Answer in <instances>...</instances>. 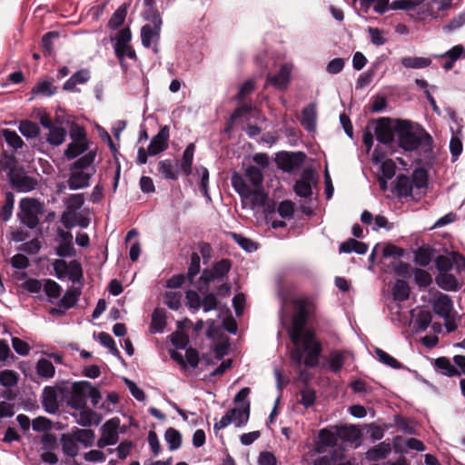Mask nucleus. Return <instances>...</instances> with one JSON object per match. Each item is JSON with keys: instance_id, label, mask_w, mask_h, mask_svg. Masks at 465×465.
I'll return each instance as SVG.
<instances>
[{"instance_id": "obj_1", "label": "nucleus", "mask_w": 465, "mask_h": 465, "mask_svg": "<svg viewBox=\"0 0 465 465\" xmlns=\"http://www.w3.org/2000/svg\"><path fill=\"white\" fill-rule=\"evenodd\" d=\"M295 312L292 316L289 335L294 344L292 359L297 364L309 367L318 365L322 345L314 338L312 331L306 330L307 321L315 312V302L310 297H299L292 301Z\"/></svg>"}, {"instance_id": "obj_2", "label": "nucleus", "mask_w": 465, "mask_h": 465, "mask_svg": "<svg viewBox=\"0 0 465 465\" xmlns=\"http://www.w3.org/2000/svg\"><path fill=\"white\" fill-rule=\"evenodd\" d=\"M435 265L439 271L435 281L437 285L445 291L455 292L461 288L460 281L451 273H460L465 270V257L458 252H451L450 255H440L435 261Z\"/></svg>"}, {"instance_id": "obj_3", "label": "nucleus", "mask_w": 465, "mask_h": 465, "mask_svg": "<svg viewBox=\"0 0 465 465\" xmlns=\"http://www.w3.org/2000/svg\"><path fill=\"white\" fill-rule=\"evenodd\" d=\"M94 159L95 153L89 152L73 163L67 180L70 190L84 189L90 185V180L95 173V168L93 166Z\"/></svg>"}, {"instance_id": "obj_4", "label": "nucleus", "mask_w": 465, "mask_h": 465, "mask_svg": "<svg viewBox=\"0 0 465 465\" xmlns=\"http://www.w3.org/2000/svg\"><path fill=\"white\" fill-rule=\"evenodd\" d=\"M14 161L9 158L5 162L1 161V169L8 176L13 188L21 193H27L34 190L37 185V180L28 176L25 172L13 168Z\"/></svg>"}, {"instance_id": "obj_5", "label": "nucleus", "mask_w": 465, "mask_h": 465, "mask_svg": "<svg viewBox=\"0 0 465 465\" xmlns=\"http://www.w3.org/2000/svg\"><path fill=\"white\" fill-rule=\"evenodd\" d=\"M132 39L131 30L126 27L120 30L114 40L113 47L116 57L118 58L122 68L125 71L127 66L124 59L129 58L136 60V54L134 48L130 45Z\"/></svg>"}, {"instance_id": "obj_6", "label": "nucleus", "mask_w": 465, "mask_h": 465, "mask_svg": "<svg viewBox=\"0 0 465 465\" xmlns=\"http://www.w3.org/2000/svg\"><path fill=\"white\" fill-rule=\"evenodd\" d=\"M65 391H70L67 404L73 409H81L85 406L88 395L95 394V388L89 381H82L65 387Z\"/></svg>"}, {"instance_id": "obj_7", "label": "nucleus", "mask_w": 465, "mask_h": 465, "mask_svg": "<svg viewBox=\"0 0 465 465\" xmlns=\"http://www.w3.org/2000/svg\"><path fill=\"white\" fill-rule=\"evenodd\" d=\"M396 135L399 146L405 151H414L420 144V139L412 131L411 123L408 120L396 121Z\"/></svg>"}, {"instance_id": "obj_8", "label": "nucleus", "mask_w": 465, "mask_h": 465, "mask_svg": "<svg viewBox=\"0 0 465 465\" xmlns=\"http://www.w3.org/2000/svg\"><path fill=\"white\" fill-rule=\"evenodd\" d=\"M52 264L55 276L60 280H69L73 282H77L83 278L82 266L75 260L67 262L64 260L57 259Z\"/></svg>"}, {"instance_id": "obj_9", "label": "nucleus", "mask_w": 465, "mask_h": 465, "mask_svg": "<svg viewBox=\"0 0 465 465\" xmlns=\"http://www.w3.org/2000/svg\"><path fill=\"white\" fill-rule=\"evenodd\" d=\"M19 208L21 222L31 229L35 228L39 223L38 215L42 212L40 203L32 198H24L20 201Z\"/></svg>"}, {"instance_id": "obj_10", "label": "nucleus", "mask_w": 465, "mask_h": 465, "mask_svg": "<svg viewBox=\"0 0 465 465\" xmlns=\"http://www.w3.org/2000/svg\"><path fill=\"white\" fill-rule=\"evenodd\" d=\"M231 269V262L227 259L217 262L211 269L203 271L200 276V284L207 286L214 282H223Z\"/></svg>"}, {"instance_id": "obj_11", "label": "nucleus", "mask_w": 465, "mask_h": 465, "mask_svg": "<svg viewBox=\"0 0 465 465\" xmlns=\"http://www.w3.org/2000/svg\"><path fill=\"white\" fill-rule=\"evenodd\" d=\"M374 134L378 142L391 145L396 135V122L393 123L390 118H381L376 123Z\"/></svg>"}, {"instance_id": "obj_12", "label": "nucleus", "mask_w": 465, "mask_h": 465, "mask_svg": "<svg viewBox=\"0 0 465 465\" xmlns=\"http://www.w3.org/2000/svg\"><path fill=\"white\" fill-rule=\"evenodd\" d=\"M119 419L108 420L101 428V437L97 440V446L103 449L106 446L114 445L118 440Z\"/></svg>"}, {"instance_id": "obj_13", "label": "nucleus", "mask_w": 465, "mask_h": 465, "mask_svg": "<svg viewBox=\"0 0 465 465\" xmlns=\"http://www.w3.org/2000/svg\"><path fill=\"white\" fill-rule=\"evenodd\" d=\"M63 391H65V387H45L42 393V404L46 412L54 414L59 411V397Z\"/></svg>"}, {"instance_id": "obj_14", "label": "nucleus", "mask_w": 465, "mask_h": 465, "mask_svg": "<svg viewBox=\"0 0 465 465\" xmlns=\"http://www.w3.org/2000/svg\"><path fill=\"white\" fill-rule=\"evenodd\" d=\"M71 138L72 142L64 150V156L69 160L74 159L88 150V143L83 129H78L77 132L72 133Z\"/></svg>"}, {"instance_id": "obj_15", "label": "nucleus", "mask_w": 465, "mask_h": 465, "mask_svg": "<svg viewBox=\"0 0 465 465\" xmlns=\"http://www.w3.org/2000/svg\"><path fill=\"white\" fill-rule=\"evenodd\" d=\"M364 4H374L373 10L378 14H384L389 10H410L414 4L410 0H394L391 4L389 0H362Z\"/></svg>"}, {"instance_id": "obj_16", "label": "nucleus", "mask_w": 465, "mask_h": 465, "mask_svg": "<svg viewBox=\"0 0 465 465\" xmlns=\"http://www.w3.org/2000/svg\"><path fill=\"white\" fill-rule=\"evenodd\" d=\"M162 25H144L141 28V41L142 45L145 48H152L153 51L157 54L158 44L160 41Z\"/></svg>"}, {"instance_id": "obj_17", "label": "nucleus", "mask_w": 465, "mask_h": 465, "mask_svg": "<svg viewBox=\"0 0 465 465\" xmlns=\"http://www.w3.org/2000/svg\"><path fill=\"white\" fill-rule=\"evenodd\" d=\"M292 69L291 64H282L277 73L267 75V84L279 90L286 89L290 83Z\"/></svg>"}, {"instance_id": "obj_18", "label": "nucleus", "mask_w": 465, "mask_h": 465, "mask_svg": "<svg viewBox=\"0 0 465 465\" xmlns=\"http://www.w3.org/2000/svg\"><path fill=\"white\" fill-rule=\"evenodd\" d=\"M432 308L437 315L448 319L453 310V302L449 295L438 292L433 297Z\"/></svg>"}, {"instance_id": "obj_19", "label": "nucleus", "mask_w": 465, "mask_h": 465, "mask_svg": "<svg viewBox=\"0 0 465 465\" xmlns=\"http://www.w3.org/2000/svg\"><path fill=\"white\" fill-rule=\"evenodd\" d=\"M169 140V128L163 126L160 129L156 135H154L148 146V154L155 156L168 148Z\"/></svg>"}, {"instance_id": "obj_20", "label": "nucleus", "mask_w": 465, "mask_h": 465, "mask_svg": "<svg viewBox=\"0 0 465 465\" xmlns=\"http://www.w3.org/2000/svg\"><path fill=\"white\" fill-rule=\"evenodd\" d=\"M338 439L337 426L321 430L319 432L318 442L315 445V450L318 453H323L324 447H334Z\"/></svg>"}, {"instance_id": "obj_21", "label": "nucleus", "mask_w": 465, "mask_h": 465, "mask_svg": "<svg viewBox=\"0 0 465 465\" xmlns=\"http://www.w3.org/2000/svg\"><path fill=\"white\" fill-rule=\"evenodd\" d=\"M303 157L304 154L302 153L281 152L276 155V162L281 169L289 172L292 171Z\"/></svg>"}, {"instance_id": "obj_22", "label": "nucleus", "mask_w": 465, "mask_h": 465, "mask_svg": "<svg viewBox=\"0 0 465 465\" xmlns=\"http://www.w3.org/2000/svg\"><path fill=\"white\" fill-rule=\"evenodd\" d=\"M338 437L341 440L358 445L361 440V430L356 425L337 426Z\"/></svg>"}, {"instance_id": "obj_23", "label": "nucleus", "mask_w": 465, "mask_h": 465, "mask_svg": "<svg viewBox=\"0 0 465 465\" xmlns=\"http://www.w3.org/2000/svg\"><path fill=\"white\" fill-rule=\"evenodd\" d=\"M232 424L236 428L245 426L250 418V402L238 405L229 410Z\"/></svg>"}, {"instance_id": "obj_24", "label": "nucleus", "mask_w": 465, "mask_h": 465, "mask_svg": "<svg viewBox=\"0 0 465 465\" xmlns=\"http://www.w3.org/2000/svg\"><path fill=\"white\" fill-rule=\"evenodd\" d=\"M352 359V354L346 351H332L329 354V369L338 373L341 368Z\"/></svg>"}, {"instance_id": "obj_25", "label": "nucleus", "mask_w": 465, "mask_h": 465, "mask_svg": "<svg viewBox=\"0 0 465 465\" xmlns=\"http://www.w3.org/2000/svg\"><path fill=\"white\" fill-rule=\"evenodd\" d=\"M77 411L75 413H74V417L75 419V421L83 426V427H88L93 424L98 425L100 423V417L96 412L92 411L91 409L86 408L85 406L82 407L81 409H74Z\"/></svg>"}, {"instance_id": "obj_26", "label": "nucleus", "mask_w": 465, "mask_h": 465, "mask_svg": "<svg viewBox=\"0 0 465 465\" xmlns=\"http://www.w3.org/2000/svg\"><path fill=\"white\" fill-rule=\"evenodd\" d=\"M158 173L167 180H177L179 177V166L176 161L171 159L158 162Z\"/></svg>"}, {"instance_id": "obj_27", "label": "nucleus", "mask_w": 465, "mask_h": 465, "mask_svg": "<svg viewBox=\"0 0 465 465\" xmlns=\"http://www.w3.org/2000/svg\"><path fill=\"white\" fill-rule=\"evenodd\" d=\"M436 57L445 58L446 61L443 63L442 67L445 71H450L453 68L456 61L461 57H465V48L460 45H457Z\"/></svg>"}, {"instance_id": "obj_28", "label": "nucleus", "mask_w": 465, "mask_h": 465, "mask_svg": "<svg viewBox=\"0 0 465 465\" xmlns=\"http://www.w3.org/2000/svg\"><path fill=\"white\" fill-rule=\"evenodd\" d=\"M317 110L314 104H311L304 107L302 111L301 124L309 132H312L316 128Z\"/></svg>"}, {"instance_id": "obj_29", "label": "nucleus", "mask_w": 465, "mask_h": 465, "mask_svg": "<svg viewBox=\"0 0 465 465\" xmlns=\"http://www.w3.org/2000/svg\"><path fill=\"white\" fill-rule=\"evenodd\" d=\"M312 177L311 173H303L301 179L295 183L294 191L297 195L303 198H310L312 194Z\"/></svg>"}, {"instance_id": "obj_30", "label": "nucleus", "mask_w": 465, "mask_h": 465, "mask_svg": "<svg viewBox=\"0 0 465 465\" xmlns=\"http://www.w3.org/2000/svg\"><path fill=\"white\" fill-rule=\"evenodd\" d=\"M391 451V444L383 441L368 450L366 452V459L371 461H378L385 459Z\"/></svg>"}, {"instance_id": "obj_31", "label": "nucleus", "mask_w": 465, "mask_h": 465, "mask_svg": "<svg viewBox=\"0 0 465 465\" xmlns=\"http://www.w3.org/2000/svg\"><path fill=\"white\" fill-rule=\"evenodd\" d=\"M90 79V72L86 69H82L74 73L64 84V89L70 92L76 90L77 84L86 83Z\"/></svg>"}, {"instance_id": "obj_32", "label": "nucleus", "mask_w": 465, "mask_h": 465, "mask_svg": "<svg viewBox=\"0 0 465 465\" xmlns=\"http://www.w3.org/2000/svg\"><path fill=\"white\" fill-rule=\"evenodd\" d=\"M166 325L165 311L161 308H156L152 313V322L150 325V332L161 333L163 331Z\"/></svg>"}, {"instance_id": "obj_33", "label": "nucleus", "mask_w": 465, "mask_h": 465, "mask_svg": "<svg viewBox=\"0 0 465 465\" xmlns=\"http://www.w3.org/2000/svg\"><path fill=\"white\" fill-rule=\"evenodd\" d=\"M339 251L344 253L356 252L358 254H365L368 251V245L355 239H348L340 244Z\"/></svg>"}, {"instance_id": "obj_34", "label": "nucleus", "mask_w": 465, "mask_h": 465, "mask_svg": "<svg viewBox=\"0 0 465 465\" xmlns=\"http://www.w3.org/2000/svg\"><path fill=\"white\" fill-rule=\"evenodd\" d=\"M232 186L242 198L247 199L251 196V188L245 182L242 175L233 173L231 178Z\"/></svg>"}, {"instance_id": "obj_35", "label": "nucleus", "mask_w": 465, "mask_h": 465, "mask_svg": "<svg viewBox=\"0 0 465 465\" xmlns=\"http://www.w3.org/2000/svg\"><path fill=\"white\" fill-rule=\"evenodd\" d=\"M61 445H62V450L64 455L69 456L71 458H74L77 456L79 448L78 444L75 441V439L72 437V435L69 434H63L61 436Z\"/></svg>"}, {"instance_id": "obj_36", "label": "nucleus", "mask_w": 465, "mask_h": 465, "mask_svg": "<svg viewBox=\"0 0 465 465\" xmlns=\"http://www.w3.org/2000/svg\"><path fill=\"white\" fill-rule=\"evenodd\" d=\"M74 439H75V441L84 447H89L93 444L94 440V433L91 430L87 429H78L75 428L72 430L70 433Z\"/></svg>"}, {"instance_id": "obj_37", "label": "nucleus", "mask_w": 465, "mask_h": 465, "mask_svg": "<svg viewBox=\"0 0 465 465\" xmlns=\"http://www.w3.org/2000/svg\"><path fill=\"white\" fill-rule=\"evenodd\" d=\"M194 151L195 145L193 143H189L183 151L181 160V170L185 175H190L192 173Z\"/></svg>"}, {"instance_id": "obj_38", "label": "nucleus", "mask_w": 465, "mask_h": 465, "mask_svg": "<svg viewBox=\"0 0 465 465\" xmlns=\"http://www.w3.org/2000/svg\"><path fill=\"white\" fill-rule=\"evenodd\" d=\"M36 373L39 377L48 380L54 376L55 369L52 361L42 358L36 363Z\"/></svg>"}, {"instance_id": "obj_39", "label": "nucleus", "mask_w": 465, "mask_h": 465, "mask_svg": "<svg viewBox=\"0 0 465 465\" xmlns=\"http://www.w3.org/2000/svg\"><path fill=\"white\" fill-rule=\"evenodd\" d=\"M413 183L411 177L406 175H399L396 181V191L401 196H411L413 191Z\"/></svg>"}, {"instance_id": "obj_40", "label": "nucleus", "mask_w": 465, "mask_h": 465, "mask_svg": "<svg viewBox=\"0 0 465 465\" xmlns=\"http://www.w3.org/2000/svg\"><path fill=\"white\" fill-rule=\"evenodd\" d=\"M401 64L405 68L420 69L430 66L431 64V60L427 57L408 56L401 58Z\"/></svg>"}, {"instance_id": "obj_41", "label": "nucleus", "mask_w": 465, "mask_h": 465, "mask_svg": "<svg viewBox=\"0 0 465 465\" xmlns=\"http://www.w3.org/2000/svg\"><path fill=\"white\" fill-rule=\"evenodd\" d=\"M65 137L66 130L64 127L55 125L49 130L46 141L53 146H59L65 141Z\"/></svg>"}, {"instance_id": "obj_42", "label": "nucleus", "mask_w": 465, "mask_h": 465, "mask_svg": "<svg viewBox=\"0 0 465 465\" xmlns=\"http://www.w3.org/2000/svg\"><path fill=\"white\" fill-rule=\"evenodd\" d=\"M43 290L50 302H53L54 300H57L61 296L62 288L53 280H45Z\"/></svg>"}, {"instance_id": "obj_43", "label": "nucleus", "mask_w": 465, "mask_h": 465, "mask_svg": "<svg viewBox=\"0 0 465 465\" xmlns=\"http://www.w3.org/2000/svg\"><path fill=\"white\" fill-rule=\"evenodd\" d=\"M393 299L399 302L408 300L410 296L409 284L403 280H397L392 288Z\"/></svg>"}, {"instance_id": "obj_44", "label": "nucleus", "mask_w": 465, "mask_h": 465, "mask_svg": "<svg viewBox=\"0 0 465 465\" xmlns=\"http://www.w3.org/2000/svg\"><path fill=\"white\" fill-rule=\"evenodd\" d=\"M164 439L170 450H175L182 445V435L177 430L173 428H169L166 430L164 433Z\"/></svg>"}, {"instance_id": "obj_45", "label": "nucleus", "mask_w": 465, "mask_h": 465, "mask_svg": "<svg viewBox=\"0 0 465 465\" xmlns=\"http://www.w3.org/2000/svg\"><path fill=\"white\" fill-rule=\"evenodd\" d=\"M431 313L428 311H420L413 321V327L416 331H425L431 322Z\"/></svg>"}, {"instance_id": "obj_46", "label": "nucleus", "mask_w": 465, "mask_h": 465, "mask_svg": "<svg viewBox=\"0 0 465 465\" xmlns=\"http://www.w3.org/2000/svg\"><path fill=\"white\" fill-rule=\"evenodd\" d=\"M18 129L20 133L26 138H35L40 134V128L38 124L28 120L20 122Z\"/></svg>"}, {"instance_id": "obj_47", "label": "nucleus", "mask_w": 465, "mask_h": 465, "mask_svg": "<svg viewBox=\"0 0 465 465\" xmlns=\"http://www.w3.org/2000/svg\"><path fill=\"white\" fill-rule=\"evenodd\" d=\"M2 135L5 138L6 143L15 150L20 149L24 145V141L14 130L4 129Z\"/></svg>"}, {"instance_id": "obj_48", "label": "nucleus", "mask_w": 465, "mask_h": 465, "mask_svg": "<svg viewBox=\"0 0 465 465\" xmlns=\"http://www.w3.org/2000/svg\"><path fill=\"white\" fill-rule=\"evenodd\" d=\"M80 292L77 289L67 290L60 300V306L63 311L70 309L75 305Z\"/></svg>"}, {"instance_id": "obj_49", "label": "nucleus", "mask_w": 465, "mask_h": 465, "mask_svg": "<svg viewBox=\"0 0 465 465\" xmlns=\"http://www.w3.org/2000/svg\"><path fill=\"white\" fill-rule=\"evenodd\" d=\"M375 353L378 360L383 364L391 367L395 370H400L403 368L402 364L400 361H398L394 357H392L383 350L377 348L375 350Z\"/></svg>"}, {"instance_id": "obj_50", "label": "nucleus", "mask_w": 465, "mask_h": 465, "mask_svg": "<svg viewBox=\"0 0 465 465\" xmlns=\"http://www.w3.org/2000/svg\"><path fill=\"white\" fill-rule=\"evenodd\" d=\"M182 293L180 292H166L163 296V303L171 310H178L181 307Z\"/></svg>"}, {"instance_id": "obj_51", "label": "nucleus", "mask_w": 465, "mask_h": 465, "mask_svg": "<svg viewBox=\"0 0 465 465\" xmlns=\"http://www.w3.org/2000/svg\"><path fill=\"white\" fill-rule=\"evenodd\" d=\"M64 203L68 212L74 213L84 205V197L83 193H74L69 195Z\"/></svg>"}, {"instance_id": "obj_52", "label": "nucleus", "mask_w": 465, "mask_h": 465, "mask_svg": "<svg viewBox=\"0 0 465 465\" xmlns=\"http://www.w3.org/2000/svg\"><path fill=\"white\" fill-rule=\"evenodd\" d=\"M55 91L56 87L50 81H43L34 86L32 93L35 95L52 96Z\"/></svg>"}, {"instance_id": "obj_53", "label": "nucleus", "mask_w": 465, "mask_h": 465, "mask_svg": "<svg viewBox=\"0 0 465 465\" xmlns=\"http://www.w3.org/2000/svg\"><path fill=\"white\" fill-rule=\"evenodd\" d=\"M14 205H15V196H14L13 193L7 192L5 193V204L3 205L1 212H0V216L4 222H7L11 218L12 213H13Z\"/></svg>"}, {"instance_id": "obj_54", "label": "nucleus", "mask_w": 465, "mask_h": 465, "mask_svg": "<svg viewBox=\"0 0 465 465\" xmlns=\"http://www.w3.org/2000/svg\"><path fill=\"white\" fill-rule=\"evenodd\" d=\"M412 180L413 186L417 189H423L428 186V173L422 169H415L411 177Z\"/></svg>"}, {"instance_id": "obj_55", "label": "nucleus", "mask_w": 465, "mask_h": 465, "mask_svg": "<svg viewBox=\"0 0 465 465\" xmlns=\"http://www.w3.org/2000/svg\"><path fill=\"white\" fill-rule=\"evenodd\" d=\"M18 374L12 370H4L0 371V384L4 387L11 388L17 384Z\"/></svg>"}, {"instance_id": "obj_56", "label": "nucleus", "mask_w": 465, "mask_h": 465, "mask_svg": "<svg viewBox=\"0 0 465 465\" xmlns=\"http://www.w3.org/2000/svg\"><path fill=\"white\" fill-rule=\"evenodd\" d=\"M126 8L124 5L120 6L118 9L115 10L112 17L110 18L108 22V26L111 29H117L124 24L126 17Z\"/></svg>"}, {"instance_id": "obj_57", "label": "nucleus", "mask_w": 465, "mask_h": 465, "mask_svg": "<svg viewBox=\"0 0 465 465\" xmlns=\"http://www.w3.org/2000/svg\"><path fill=\"white\" fill-rule=\"evenodd\" d=\"M435 365L437 368L443 371V373L447 376H456L460 373L455 369V367L450 363V360L445 357H440L436 359Z\"/></svg>"}, {"instance_id": "obj_58", "label": "nucleus", "mask_w": 465, "mask_h": 465, "mask_svg": "<svg viewBox=\"0 0 465 465\" xmlns=\"http://www.w3.org/2000/svg\"><path fill=\"white\" fill-rule=\"evenodd\" d=\"M245 176L254 187L261 186L263 180L262 171L256 166H249L245 170Z\"/></svg>"}, {"instance_id": "obj_59", "label": "nucleus", "mask_w": 465, "mask_h": 465, "mask_svg": "<svg viewBox=\"0 0 465 465\" xmlns=\"http://www.w3.org/2000/svg\"><path fill=\"white\" fill-rule=\"evenodd\" d=\"M44 283L36 279H27L25 281L21 287L31 294L40 295L43 291Z\"/></svg>"}, {"instance_id": "obj_60", "label": "nucleus", "mask_w": 465, "mask_h": 465, "mask_svg": "<svg viewBox=\"0 0 465 465\" xmlns=\"http://www.w3.org/2000/svg\"><path fill=\"white\" fill-rule=\"evenodd\" d=\"M200 262L201 259L198 253L193 252L190 259V265L187 272V277L190 282H193L195 276L200 272Z\"/></svg>"}, {"instance_id": "obj_61", "label": "nucleus", "mask_w": 465, "mask_h": 465, "mask_svg": "<svg viewBox=\"0 0 465 465\" xmlns=\"http://www.w3.org/2000/svg\"><path fill=\"white\" fill-rule=\"evenodd\" d=\"M415 282L422 288H426L432 282L431 275L423 269H416L414 272Z\"/></svg>"}, {"instance_id": "obj_62", "label": "nucleus", "mask_w": 465, "mask_h": 465, "mask_svg": "<svg viewBox=\"0 0 465 465\" xmlns=\"http://www.w3.org/2000/svg\"><path fill=\"white\" fill-rule=\"evenodd\" d=\"M197 174L201 177V190L203 195L211 200V197L208 193V183H209V171L204 166H200L196 168Z\"/></svg>"}, {"instance_id": "obj_63", "label": "nucleus", "mask_w": 465, "mask_h": 465, "mask_svg": "<svg viewBox=\"0 0 465 465\" xmlns=\"http://www.w3.org/2000/svg\"><path fill=\"white\" fill-rule=\"evenodd\" d=\"M187 306L193 312H197L202 307L203 301L200 295L194 291L186 292Z\"/></svg>"}, {"instance_id": "obj_64", "label": "nucleus", "mask_w": 465, "mask_h": 465, "mask_svg": "<svg viewBox=\"0 0 465 465\" xmlns=\"http://www.w3.org/2000/svg\"><path fill=\"white\" fill-rule=\"evenodd\" d=\"M380 164L381 171L384 179L390 180L395 175L396 164L392 160L387 159Z\"/></svg>"}]
</instances>
